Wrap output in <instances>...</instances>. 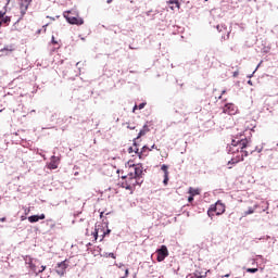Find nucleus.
I'll use <instances>...</instances> for the list:
<instances>
[{
    "label": "nucleus",
    "mask_w": 278,
    "mask_h": 278,
    "mask_svg": "<svg viewBox=\"0 0 278 278\" xmlns=\"http://www.w3.org/2000/svg\"><path fill=\"white\" fill-rule=\"evenodd\" d=\"M240 153L235 159L228 162V164H238V162L244 161V157L249 156V153H253V149H251V141L247 138H238L235 137L231 141V146L228 149V153Z\"/></svg>",
    "instance_id": "f257e3e1"
},
{
    "label": "nucleus",
    "mask_w": 278,
    "mask_h": 278,
    "mask_svg": "<svg viewBox=\"0 0 278 278\" xmlns=\"http://www.w3.org/2000/svg\"><path fill=\"white\" fill-rule=\"evenodd\" d=\"M140 184H142V165H132L129 167V173L122 182V188L134 192L136 186H140Z\"/></svg>",
    "instance_id": "f03ea898"
},
{
    "label": "nucleus",
    "mask_w": 278,
    "mask_h": 278,
    "mask_svg": "<svg viewBox=\"0 0 278 278\" xmlns=\"http://www.w3.org/2000/svg\"><path fill=\"white\" fill-rule=\"evenodd\" d=\"M63 16L70 25H84V18L79 17V14L73 13V11H65Z\"/></svg>",
    "instance_id": "7ed1b4c3"
},
{
    "label": "nucleus",
    "mask_w": 278,
    "mask_h": 278,
    "mask_svg": "<svg viewBox=\"0 0 278 278\" xmlns=\"http://www.w3.org/2000/svg\"><path fill=\"white\" fill-rule=\"evenodd\" d=\"M214 212L216 213L217 216L225 214V204L220 201H217L215 204L211 205V207L207 211L210 218L214 216Z\"/></svg>",
    "instance_id": "20e7f679"
},
{
    "label": "nucleus",
    "mask_w": 278,
    "mask_h": 278,
    "mask_svg": "<svg viewBox=\"0 0 278 278\" xmlns=\"http://www.w3.org/2000/svg\"><path fill=\"white\" fill-rule=\"evenodd\" d=\"M31 1L33 0H21L20 1V13H21V16L17 20V23H20V21H23L24 16L27 14V10H29V5H31Z\"/></svg>",
    "instance_id": "39448f33"
},
{
    "label": "nucleus",
    "mask_w": 278,
    "mask_h": 278,
    "mask_svg": "<svg viewBox=\"0 0 278 278\" xmlns=\"http://www.w3.org/2000/svg\"><path fill=\"white\" fill-rule=\"evenodd\" d=\"M25 263L28 265V268L38 275V266L40 265V261L36 258H31V256H25Z\"/></svg>",
    "instance_id": "423d86ee"
},
{
    "label": "nucleus",
    "mask_w": 278,
    "mask_h": 278,
    "mask_svg": "<svg viewBox=\"0 0 278 278\" xmlns=\"http://www.w3.org/2000/svg\"><path fill=\"white\" fill-rule=\"evenodd\" d=\"M156 261L164 262V260H166V257L169 255L168 248L166 245H161V248L156 250Z\"/></svg>",
    "instance_id": "0eeeda50"
},
{
    "label": "nucleus",
    "mask_w": 278,
    "mask_h": 278,
    "mask_svg": "<svg viewBox=\"0 0 278 278\" xmlns=\"http://www.w3.org/2000/svg\"><path fill=\"white\" fill-rule=\"evenodd\" d=\"M223 113L229 114V116H236V114H238V106H236L233 103H227L223 108Z\"/></svg>",
    "instance_id": "6e6552de"
},
{
    "label": "nucleus",
    "mask_w": 278,
    "mask_h": 278,
    "mask_svg": "<svg viewBox=\"0 0 278 278\" xmlns=\"http://www.w3.org/2000/svg\"><path fill=\"white\" fill-rule=\"evenodd\" d=\"M100 236V242L103 241V238H105V227L99 225L96 226L94 231H93V238H94V242H97V240L99 239Z\"/></svg>",
    "instance_id": "1a4fd4ad"
},
{
    "label": "nucleus",
    "mask_w": 278,
    "mask_h": 278,
    "mask_svg": "<svg viewBox=\"0 0 278 278\" xmlns=\"http://www.w3.org/2000/svg\"><path fill=\"white\" fill-rule=\"evenodd\" d=\"M66 268H68L66 261L59 263L56 266V274L60 275V277H64V275H66Z\"/></svg>",
    "instance_id": "9d476101"
},
{
    "label": "nucleus",
    "mask_w": 278,
    "mask_h": 278,
    "mask_svg": "<svg viewBox=\"0 0 278 278\" xmlns=\"http://www.w3.org/2000/svg\"><path fill=\"white\" fill-rule=\"evenodd\" d=\"M10 23H12V17L5 16V12L0 11V27L2 25L8 26V25H10Z\"/></svg>",
    "instance_id": "9b49d317"
},
{
    "label": "nucleus",
    "mask_w": 278,
    "mask_h": 278,
    "mask_svg": "<svg viewBox=\"0 0 278 278\" xmlns=\"http://www.w3.org/2000/svg\"><path fill=\"white\" fill-rule=\"evenodd\" d=\"M59 164H60V159L58 156H52L50 160V164H48V168L50 170H55Z\"/></svg>",
    "instance_id": "f8f14e48"
},
{
    "label": "nucleus",
    "mask_w": 278,
    "mask_h": 278,
    "mask_svg": "<svg viewBox=\"0 0 278 278\" xmlns=\"http://www.w3.org/2000/svg\"><path fill=\"white\" fill-rule=\"evenodd\" d=\"M161 170H163V173H164L163 184H164V186H168V165H165V164L162 165Z\"/></svg>",
    "instance_id": "ddd939ff"
},
{
    "label": "nucleus",
    "mask_w": 278,
    "mask_h": 278,
    "mask_svg": "<svg viewBox=\"0 0 278 278\" xmlns=\"http://www.w3.org/2000/svg\"><path fill=\"white\" fill-rule=\"evenodd\" d=\"M46 216L45 214H41V215H31L28 217V220L30 223H38V220H45Z\"/></svg>",
    "instance_id": "4468645a"
},
{
    "label": "nucleus",
    "mask_w": 278,
    "mask_h": 278,
    "mask_svg": "<svg viewBox=\"0 0 278 278\" xmlns=\"http://www.w3.org/2000/svg\"><path fill=\"white\" fill-rule=\"evenodd\" d=\"M149 131H151V129H149V126L144 125L143 128L139 131V134L137 136V140L139 138H142V136H147V134H149Z\"/></svg>",
    "instance_id": "2eb2a0df"
},
{
    "label": "nucleus",
    "mask_w": 278,
    "mask_h": 278,
    "mask_svg": "<svg viewBox=\"0 0 278 278\" xmlns=\"http://www.w3.org/2000/svg\"><path fill=\"white\" fill-rule=\"evenodd\" d=\"M128 153H137L140 156V152L138 150V144L135 142L134 147L128 148Z\"/></svg>",
    "instance_id": "dca6fc26"
},
{
    "label": "nucleus",
    "mask_w": 278,
    "mask_h": 278,
    "mask_svg": "<svg viewBox=\"0 0 278 278\" xmlns=\"http://www.w3.org/2000/svg\"><path fill=\"white\" fill-rule=\"evenodd\" d=\"M147 151H152L151 148L147 147V146H143L142 149H141V152H139V159L142 160L144 153H147Z\"/></svg>",
    "instance_id": "f3484780"
},
{
    "label": "nucleus",
    "mask_w": 278,
    "mask_h": 278,
    "mask_svg": "<svg viewBox=\"0 0 278 278\" xmlns=\"http://www.w3.org/2000/svg\"><path fill=\"white\" fill-rule=\"evenodd\" d=\"M189 194L191 197H197L198 194H201V191L199 189H194V188H189Z\"/></svg>",
    "instance_id": "a211bd4d"
},
{
    "label": "nucleus",
    "mask_w": 278,
    "mask_h": 278,
    "mask_svg": "<svg viewBox=\"0 0 278 278\" xmlns=\"http://www.w3.org/2000/svg\"><path fill=\"white\" fill-rule=\"evenodd\" d=\"M187 278H205V276L201 275L200 271H195L193 274H189Z\"/></svg>",
    "instance_id": "6ab92c4d"
},
{
    "label": "nucleus",
    "mask_w": 278,
    "mask_h": 278,
    "mask_svg": "<svg viewBox=\"0 0 278 278\" xmlns=\"http://www.w3.org/2000/svg\"><path fill=\"white\" fill-rule=\"evenodd\" d=\"M15 48L13 45L10 46H5L1 51H9L10 53H12V51H14Z\"/></svg>",
    "instance_id": "aec40b11"
},
{
    "label": "nucleus",
    "mask_w": 278,
    "mask_h": 278,
    "mask_svg": "<svg viewBox=\"0 0 278 278\" xmlns=\"http://www.w3.org/2000/svg\"><path fill=\"white\" fill-rule=\"evenodd\" d=\"M147 105V103L142 102L139 105H135L132 109V112H136V109L138 108V110H144V106Z\"/></svg>",
    "instance_id": "412c9836"
},
{
    "label": "nucleus",
    "mask_w": 278,
    "mask_h": 278,
    "mask_svg": "<svg viewBox=\"0 0 278 278\" xmlns=\"http://www.w3.org/2000/svg\"><path fill=\"white\" fill-rule=\"evenodd\" d=\"M254 212H255V210L250 207L244 214H245V216H249V214H254Z\"/></svg>",
    "instance_id": "4be33fe9"
},
{
    "label": "nucleus",
    "mask_w": 278,
    "mask_h": 278,
    "mask_svg": "<svg viewBox=\"0 0 278 278\" xmlns=\"http://www.w3.org/2000/svg\"><path fill=\"white\" fill-rule=\"evenodd\" d=\"M41 269H39L37 273H38V275H40V273H45V270H47V266H45V265H41V267H40Z\"/></svg>",
    "instance_id": "5701e85b"
},
{
    "label": "nucleus",
    "mask_w": 278,
    "mask_h": 278,
    "mask_svg": "<svg viewBox=\"0 0 278 278\" xmlns=\"http://www.w3.org/2000/svg\"><path fill=\"white\" fill-rule=\"evenodd\" d=\"M257 268H248L247 273H257Z\"/></svg>",
    "instance_id": "b1692460"
},
{
    "label": "nucleus",
    "mask_w": 278,
    "mask_h": 278,
    "mask_svg": "<svg viewBox=\"0 0 278 278\" xmlns=\"http://www.w3.org/2000/svg\"><path fill=\"white\" fill-rule=\"evenodd\" d=\"M129 277V269H125V274L124 276H122V278H128Z\"/></svg>",
    "instance_id": "393cba45"
},
{
    "label": "nucleus",
    "mask_w": 278,
    "mask_h": 278,
    "mask_svg": "<svg viewBox=\"0 0 278 278\" xmlns=\"http://www.w3.org/2000/svg\"><path fill=\"white\" fill-rule=\"evenodd\" d=\"M51 42L52 45H58V41L55 40V36H52Z\"/></svg>",
    "instance_id": "a878e982"
},
{
    "label": "nucleus",
    "mask_w": 278,
    "mask_h": 278,
    "mask_svg": "<svg viewBox=\"0 0 278 278\" xmlns=\"http://www.w3.org/2000/svg\"><path fill=\"white\" fill-rule=\"evenodd\" d=\"M188 201H189V203H192V202L194 201V195H190V197L188 198Z\"/></svg>",
    "instance_id": "bb28decb"
},
{
    "label": "nucleus",
    "mask_w": 278,
    "mask_h": 278,
    "mask_svg": "<svg viewBox=\"0 0 278 278\" xmlns=\"http://www.w3.org/2000/svg\"><path fill=\"white\" fill-rule=\"evenodd\" d=\"M127 128H128V129H136V126H134V125H131V124H128V125H127Z\"/></svg>",
    "instance_id": "cd10ccee"
},
{
    "label": "nucleus",
    "mask_w": 278,
    "mask_h": 278,
    "mask_svg": "<svg viewBox=\"0 0 278 278\" xmlns=\"http://www.w3.org/2000/svg\"><path fill=\"white\" fill-rule=\"evenodd\" d=\"M109 257H112L113 260H116V255L114 253H110Z\"/></svg>",
    "instance_id": "c85d7f7f"
},
{
    "label": "nucleus",
    "mask_w": 278,
    "mask_h": 278,
    "mask_svg": "<svg viewBox=\"0 0 278 278\" xmlns=\"http://www.w3.org/2000/svg\"><path fill=\"white\" fill-rule=\"evenodd\" d=\"M111 232H112V230L106 229V230H105V236H110Z\"/></svg>",
    "instance_id": "c756f323"
},
{
    "label": "nucleus",
    "mask_w": 278,
    "mask_h": 278,
    "mask_svg": "<svg viewBox=\"0 0 278 278\" xmlns=\"http://www.w3.org/2000/svg\"><path fill=\"white\" fill-rule=\"evenodd\" d=\"M239 72H233L232 77H238Z\"/></svg>",
    "instance_id": "7c9ffc66"
},
{
    "label": "nucleus",
    "mask_w": 278,
    "mask_h": 278,
    "mask_svg": "<svg viewBox=\"0 0 278 278\" xmlns=\"http://www.w3.org/2000/svg\"><path fill=\"white\" fill-rule=\"evenodd\" d=\"M0 223H5V217H1Z\"/></svg>",
    "instance_id": "2f4dec72"
},
{
    "label": "nucleus",
    "mask_w": 278,
    "mask_h": 278,
    "mask_svg": "<svg viewBox=\"0 0 278 278\" xmlns=\"http://www.w3.org/2000/svg\"><path fill=\"white\" fill-rule=\"evenodd\" d=\"M47 25H48V24L43 25V31H45V33H47Z\"/></svg>",
    "instance_id": "473e14b6"
},
{
    "label": "nucleus",
    "mask_w": 278,
    "mask_h": 278,
    "mask_svg": "<svg viewBox=\"0 0 278 278\" xmlns=\"http://www.w3.org/2000/svg\"><path fill=\"white\" fill-rule=\"evenodd\" d=\"M47 18H51V21H55V17L47 16Z\"/></svg>",
    "instance_id": "72a5a7b5"
},
{
    "label": "nucleus",
    "mask_w": 278,
    "mask_h": 278,
    "mask_svg": "<svg viewBox=\"0 0 278 278\" xmlns=\"http://www.w3.org/2000/svg\"><path fill=\"white\" fill-rule=\"evenodd\" d=\"M150 149H156L157 150V147H155V144H153Z\"/></svg>",
    "instance_id": "f704fd0d"
},
{
    "label": "nucleus",
    "mask_w": 278,
    "mask_h": 278,
    "mask_svg": "<svg viewBox=\"0 0 278 278\" xmlns=\"http://www.w3.org/2000/svg\"><path fill=\"white\" fill-rule=\"evenodd\" d=\"M114 0H108L106 3H112Z\"/></svg>",
    "instance_id": "c9c22d12"
},
{
    "label": "nucleus",
    "mask_w": 278,
    "mask_h": 278,
    "mask_svg": "<svg viewBox=\"0 0 278 278\" xmlns=\"http://www.w3.org/2000/svg\"><path fill=\"white\" fill-rule=\"evenodd\" d=\"M248 84H250V86H253V83H251V80H249Z\"/></svg>",
    "instance_id": "e433bc0d"
},
{
    "label": "nucleus",
    "mask_w": 278,
    "mask_h": 278,
    "mask_svg": "<svg viewBox=\"0 0 278 278\" xmlns=\"http://www.w3.org/2000/svg\"><path fill=\"white\" fill-rule=\"evenodd\" d=\"M230 275L229 274H226L224 277H229Z\"/></svg>",
    "instance_id": "4c0bfd02"
},
{
    "label": "nucleus",
    "mask_w": 278,
    "mask_h": 278,
    "mask_svg": "<svg viewBox=\"0 0 278 278\" xmlns=\"http://www.w3.org/2000/svg\"><path fill=\"white\" fill-rule=\"evenodd\" d=\"M40 31H41V30L39 29V30L37 31V34H40Z\"/></svg>",
    "instance_id": "58836bf2"
},
{
    "label": "nucleus",
    "mask_w": 278,
    "mask_h": 278,
    "mask_svg": "<svg viewBox=\"0 0 278 278\" xmlns=\"http://www.w3.org/2000/svg\"><path fill=\"white\" fill-rule=\"evenodd\" d=\"M100 216L102 217V216H103V213H101Z\"/></svg>",
    "instance_id": "ea45409f"
}]
</instances>
